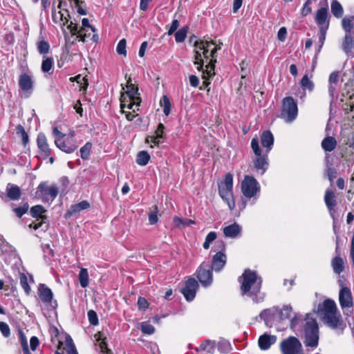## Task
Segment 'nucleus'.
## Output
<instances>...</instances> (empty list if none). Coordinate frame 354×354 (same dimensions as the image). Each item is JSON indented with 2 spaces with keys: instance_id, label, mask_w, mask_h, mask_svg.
<instances>
[{
  "instance_id": "f257e3e1",
  "label": "nucleus",
  "mask_w": 354,
  "mask_h": 354,
  "mask_svg": "<svg viewBox=\"0 0 354 354\" xmlns=\"http://www.w3.org/2000/svg\"><path fill=\"white\" fill-rule=\"evenodd\" d=\"M238 281L241 283L240 290L242 296L249 297L255 304L264 301L266 295L261 291L262 278L256 271L245 269Z\"/></svg>"
},
{
  "instance_id": "f03ea898",
  "label": "nucleus",
  "mask_w": 354,
  "mask_h": 354,
  "mask_svg": "<svg viewBox=\"0 0 354 354\" xmlns=\"http://www.w3.org/2000/svg\"><path fill=\"white\" fill-rule=\"evenodd\" d=\"M306 347L315 348L319 344V331L316 318L313 313H307L304 319L302 327Z\"/></svg>"
},
{
  "instance_id": "7ed1b4c3",
  "label": "nucleus",
  "mask_w": 354,
  "mask_h": 354,
  "mask_svg": "<svg viewBox=\"0 0 354 354\" xmlns=\"http://www.w3.org/2000/svg\"><path fill=\"white\" fill-rule=\"evenodd\" d=\"M251 148L255 156L252 160L254 169L257 171H260L261 174H265L269 167V153H263L262 149L259 146V142L257 137H254L252 139Z\"/></svg>"
},
{
  "instance_id": "20e7f679",
  "label": "nucleus",
  "mask_w": 354,
  "mask_h": 354,
  "mask_svg": "<svg viewBox=\"0 0 354 354\" xmlns=\"http://www.w3.org/2000/svg\"><path fill=\"white\" fill-rule=\"evenodd\" d=\"M220 197L227 204L230 210L235 208V201L233 194V175L231 173L225 174L224 180L218 184Z\"/></svg>"
},
{
  "instance_id": "39448f33",
  "label": "nucleus",
  "mask_w": 354,
  "mask_h": 354,
  "mask_svg": "<svg viewBox=\"0 0 354 354\" xmlns=\"http://www.w3.org/2000/svg\"><path fill=\"white\" fill-rule=\"evenodd\" d=\"M225 250L226 245L223 240L216 241L214 248L211 250V252L216 251V254L212 257V263L210 264L211 268L216 272H221L226 264L227 256L225 254Z\"/></svg>"
},
{
  "instance_id": "423d86ee",
  "label": "nucleus",
  "mask_w": 354,
  "mask_h": 354,
  "mask_svg": "<svg viewBox=\"0 0 354 354\" xmlns=\"http://www.w3.org/2000/svg\"><path fill=\"white\" fill-rule=\"evenodd\" d=\"M241 189L243 196L247 199H252L254 203L260 193L261 186L254 176L245 175L241 182Z\"/></svg>"
},
{
  "instance_id": "0eeeda50",
  "label": "nucleus",
  "mask_w": 354,
  "mask_h": 354,
  "mask_svg": "<svg viewBox=\"0 0 354 354\" xmlns=\"http://www.w3.org/2000/svg\"><path fill=\"white\" fill-rule=\"evenodd\" d=\"M298 114L297 104L292 97H286L282 101L280 118L286 122L294 121Z\"/></svg>"
},
{
  "instance_id": "6e6552de",
  "label": "nucleus",
  "mask_w": 354,
  "mask_h": 354,
  "mask_svg": "<svg viewBox=\"0 0 354 354\" xmlns=\"http://www.w3.org/2000/svg\"><path fill=\"white\" fill-rule=\"evenodd\" d=\"M340 290L339 292V302L344 314L346 316H351L353 314V299L351 289L348 287L344 286L343 283H340Z\"/></svg>"
},
{
  "instance_id": "1a4fd4ad",
  "label": "nucleus",
  "mask_w": 354,
  "mask_h": 354,
  "mask_svg": "<svg viewBox=\"0 0 354 354\" xmlns=\"http://www.w3.org/2000/svg\"><path fill=\"white\" fill-rule=\"evenodd\" d=\"M59 193L57 185H53L48 186L46 183H41L36 192L37 197L41 199L44 203H51Z\"/></svg>"
},
{
  "instance_id": "9d476101",
  "label": "nucleus",
  "mask_w": 354,
  "mask_h": 354,
  "mask_svg": "<svg viewBox=\"0 0 354 354\" xmlns=\"http://www.w3.org/2000/svg\"><path fill=\"white\" fill-rule=\"evenodd\" d=\"M282 354H301L302 345L298 338L290 336L280 343Z\"/></svg>"
},
{
  "instance_id": "9b49d317",
  "label": "nucleus",
  "mask_w": 354,
  "mask_h": 354,
  "mask_svg": "<svg viewBox=\"0 0 354 354\" xmlns=\"http://www.w3.org/2000/svg\"><path fill=\"white\" fill-rule=\"evenodd\" d=\"M18 84L25 97H28L34 90L35 80L32 73L29 71L21 73L19 77Z\"/></svg>"
},
{
  "instance_id": "f8f14e48",
  "label": "nucleus",
  "mask_w": 354,
  "mask_h": 354,
  "mask_svg": "<svg viewBox=\"0 0 354 354\" xmlns=\"http://www.w3.org/2000/svg\"><path fill=\"white\" fill-rule=\"evenodd\" d=\"M212 269L209 262L203 261L196 270V277L203 286L207 287L212 283Z\"/></svg>"
},
{
  "instance_id": "ddd939ff",
  "label": "nucleus",
  "mask_w": 354,
  "mask_h": 354,
  "mask_svg": "<svg viewBox=\"0 0 354 354\" xmlns=\"http://www.w3.org/2000/svg\"><path fill=\"white\" fill-rule=\"evenodd\" d=\"M82 27L79 29L77 24H73L71 21L70 24L67 26L72 35H77L79 38V41L84 42L86 41V34L84 32L86 28H90L93 32H96V28L92 26L87 18L82 19Z\"/></svg>"
},
{
  "instance_id": "4468645a",
  "label": "nucleus",
  "mask_w": 354,
  "mask_h": 354,
  "mask_svg": "<svg viewBox=\"0 0 354 354\" xmlns=\"http://www.w3.org/2000/svg\"><path fill=\"white\" fill-rule=\"evenodd\" d=\"M37 294L39 299L43 303L49 306L52 309H55L57 308V301L53 299V292L45 284H39L38 287Z\"/></svg>"
},
{
  "instance_id": "2eb2a0df",
  "label": "nucleus",
  "mask_w": 354,
  "mask_h": 354,
  "mask_svg": "<svg viewBox=\"0 0 354 354\" xmlns=\"http://www.w3.org/2000/svg\"><path fill=\"white\" fill-rule=\"evenodd\" d=\"M198 287V281L194 278L189 277L180 292L187 301H192L196 297Z\"/></svg>"
},
{
  "instance_id": "dca6fc26",
  "label": "nucleus",
  "mask_w": 354,
  "mask_h": 354,
  "mask_svg": "<svg viewBox=\"0 0 354 354\" xmlns=\"http://www.w3.org/2000/svg\"><path fill=\"white\" fill-rule=\"evenodd\" d=\"M335 313H337V308L335 302L333 299H326L322 304H319L317 309H314L312 313L314 315L317 313L322 315L323 316H326Z\"/></svg>"
},
{
  "instance_id": "f3484780",
  "label": "nucleus",
  "mask_w": 354,
  "mask_h": 354,
  "mask_svg": "<svg viewBox=\"0 0 354 354\" xmlns=\"http://www.w3.org/2000/svg\"><path fill=\"white\" fill-rule=\"evenodd\" d=\"M324 201H325L326 205L328 209L329 214L333 220V230H334L335 233H336L335 225V219H336L335 216V207L337 205V201H336L335 193L331 190H326V193H325V196H324Z\"/></svg>"
},
{
  "instance_id": "a211bd4d",
  "label": "nucleus",
  "mask_w": 354,
  "mask_h": 354,
  "mask_svg": "<svg viewBox=\"0 0 354 354\" xmlns=\"http://www.w3.org/2000/svg\"><path fill=\"white\" fill-rule=\"evenodd\" d=\"M55 144L58 149L66 153H73L78 147L77 142L75 140H70L69 138L64 140L55 139Z\"/></svg>"
},
{
  "instance_id": "6ab92c4d",
  "label": "nucleus",
  "mask_w": 354,
  "mask_h": 354,
  "mask_svg": "<svg viewBox=\"0 0 354 354\" xmlns=\"http://www.w3.org/2000/svg\"><path fill=\"white\" fill-rule=\"evenodd\" d=\"M315 20L319 28H329L330 19L327 6L319 8L315 14Z\"/></svg>"
},
{
  "instance_id": "aec40b11",
  "label": "nucleus",
  "mask_w": 354,
  "mask_h": 354,
  "mask_svg": "<svg viewBox=\"0 0 354 354\" xmlns=\"http://www.w3.org/2000/svg\"><path fill=\"white\" fill-rule=\"evenodd\" d=\"M322 319L325 324L333 329H343L344 327V324L341 319V315L338 312L326 316H323Z\"/></svg>"
},
{
  "instance_id": "412c9836",
  "label": "nucleus",
  "mask_w": 354,
  "mask_h": 354,
  "mask_svg": "<svg viewBox=\"0 0 354 354\" xmlns=\"http://www.w3.org/2000/svg\"><path fill=\"white\" fill-rule=\"evenodd\" d=\"M261 142L265 148V152L270 153L274 145V136L270 131H263L261 136Z\"/></svg>"
},
{
  "instance_id": "4be33fe9",
  "label": "nucleus",
  "mask_w": 354,
  "mask_h": 354,
  "mask_svg": "<svg viewBox=\"0 0 354 354\" xmlns=\"http://www.w3.org/2000/svg\"><path fill=\"white\" fill-rule=\"evenodd\" d=\"M37 144L43 156L48 157L51 155V150L48 144L46 137L43 133H39L38 134Z\"/></svg>"
},
{
  "instance_id": "5701e85b",
  "label": "nucleus",
  "mask_w": 354,
  "mask_h": 354,
  "mask_svg": "<svg viewBox=\"0 0 354 354\" xmlns=\"http://www.w3.org/2000/svg\"><path fill=\"white\" fill-rule=\"evenodd\" d=\"M216 62V59H211L209 62L205 65V70L203 68L201 70L203 71V79H204L203 84L205 86H207L210 83L208 81L209 79L212 77H213L215 75L214 68L215 66L214 64Z\"/></svg>"
},
{
  "instance_id": "b1692460",
  "label": "nucleus",
  "mask_w": 354,
  "mask_h": 354,
  "mask_svg": "<svg viewBox=\"0 0 354 354\" xmlns=\"http://www.w3.org/2000/svg\"><path fill=\"white\" fill-rule=\"evenodd\" d=\"M223 234L227 238H236L241 232V227L236 223L227 225L223 229Z\"/></svg>"
},
{
  "instance_id": "393cba45",
  "label": "nucleus",
  "mask_w": 354,
  "mask_h": 354,
  "mask_svg": "<svg viewBox=\"0 0 354 354\" xmlns=\"http://www.w3.org/2000/svg\"><path fill=\"white\" fill-rule=\"evenodd\" d=\"M276 341V337L274 335H262L259 337L258 344L261 350H268L272 344Z\"/></svg>"
},
{
  "instance_id": "a878e982",
  "label": "nucleus",
  "mask_w": 354,
  "mask_h": 354,
  "mask_svg": "<svg viewBox=\"0 0 354 354\" xmlns=\"http://www.w3.org/2000/svg\"><path fill=\"white\" fill-rule=\"evenodd\" d=\"M337 144V141L334 137L326 136L322 141L321 145L325 152H331L336 148Z\"/></svg>"
},
{
  "instance_id": "bb28decb",
  "label": "nucleus",
  "mask_w": 354,
  "mask_h": 354,
  "mask_svg": "<svg viewBox=\"0 0 354 354\" xmlns=\"http://www.w3.org/2000/svg\"><path fill=\"white\" fill-rule=\"evenodd\" d=\"M354 47V39L351 34H345L342 48L346 55H349Z\"/></svg>"
},
{
  "instance_id": "cd10ccee",
  "label": "nucleus",
  "mask_w": 354,
  "mask_h": 354,
  "mask_svg": "<svg viewBox=\"0 0 354 354\" xmlns=\"http://www.w3.org/2000/svg\"><path fill=\"white\" fill-rule=\"evenodd\" d=\"M214 45V41H195L194 46L196 48H198L199 50H203V55L205 59H208L209 58V55L208 54L209 50L208 48L210 45Z\"/></svg>"
},
{
  "instance_id": "c85d7f7f",
  "label": "nucleus",
  "mask_w": 354,
  "mask_h": 354,
  "mask_svg": "<svg viewBox=\"0 0 354 354\" xmlns=\"http://www.w3.org/2000/svg\"><path fill=\"white\" fill-rule=\"evenodd\" d=\"M6 191L8 197L12 201L18 200L21 194V189L17 185L10 183L7 186Z\"/></svg>"
},
{
  "instance_id": "c756f323",
  "label": "nucleus",
  "mask_w": 354,
  "mask_h": 354,
  "mask_svg": "<svg viewBox=\"0 0 354 354\" xmlns=\"http://www.w3.org/2000/svg\"><path fill=\"white\" fill-rule=\"evenodd\" d=\"M127 93L130 97L131 100H140V97H137L136 95H138V88L137 86L134 85L131 83V78L129 77L127 79Z\"/></svg>"
},
{
  "instance_id": "7c9ffc66",
  "label": "nucleus",
  "mask_w": 354,
  "mask_h": 354,
  "mask_svg": "<svg viewBox=\"0 0 354 354\" xmlns=\"http://www.w3.org/2000/svg\"><path fill=\"white\" fill-rule=\"evenodd\" d=\"M95 337H97L96 341L99 343V347L102 354H112L111 351L107 347L106 337H103V334L98 333L95 335Z\"/></svg>"
},
{
  "instance_id": "2f4dec72",
  "label": "nucleus",
  "mask_w": 354,
  "mask_h": 354,
  "mask_svg": "<svg viewBox=\"0 0 354 354\" xmlns=\"http://www.w3.org/2000/svg\"><path fill=\"white\" fill-rule=\"evenodd\" d=\"M342 26L345 34H351L354 27V16L344 17L342 19Z\"/></svg>"
},
{
  "instance_id": "473e14b6",
  "label": "nucleus",
  "mask_w": 354,
  "mask_h": 354,
  "mask_svg": "<svg viewBox=\"0 0 354 354\" xmlns=\"http://www.w3.org/2000/svg\"><path fill=\"white\" fill-rule=\"evenodd\" d=\"M277 310V308L264 309L260 313L259 317L268 324L272 319Z\"/></svg>"
},
{
  "instance_id": "72a5a7b5",
  "label": "nucleus",
  "mask_w": 354,
  "mask_h": 354,
  "mask_svg": "<svg viewBox=\"0 0 354 354\" xmlns=\"http://www.w3.org/2000/svg\"><path fill=\"white\" fill-rule=\"evenodd\" d=\"M330 156L326 154L325 157L326 173L330 181H333V179L336 177L337 171L334 167H332V164L330 162Z\"/></svg>"
},
{
  "instance_id": "f704fd0d",
  "label": "nucleus",
  "mask_w": 354,
  "mask_h": 354,
  "mask_svg": "<svg viewBox=\"0 0 354 354\" xmlns=\"http://www.w3.org/2000/svg\"><path fill=\"white\" fill-rule=\"evenodd\" d=\"M277 312L281 321L289 319L292 313V308L290 305H286L281 309H278Z\"/></svg>"
},
{
  "instance_id": "c9c22d12",
  "label": "nucleus",
  "mask_w": 354,
  "mask_h": 354,
  "mask_svg": "<svg viewBox=\"0 0 354 354\" xmlns=\"http://www.w3.org/2000/svg\"><path fill=\"white\" fill-rule=\"evenodd\" d=\"M331 12L336 18H340L344 14V9L337 0L331 2Z\"/></svg>"
},
{
  "instance_id": "e433bc0d",
  "label": "nucleus",
  "mask_w": 354,
  "mask_h": 354,
  "mask_svg": "<svg viewBox=\"0 0 354 354\" xmlns=\"http://www.w3.org/2000/svg\"><path fill=\"white\" fill-rule=\"evenodd\" d=\"M37 49L38 53L45 57L46 55L49 53L50 44L48 41L40 39L37 42Z\"/></svg>"
},
{
  "instance_id": "4c0bfd02",
  "label": "nucleus",
  "mask_w": 354,
  "mask_h": 354,
  "mask_svg": "<svg viewBox=\"0 0 354 354\" xmlns=\"http://www.w3.org/2000/svg\"><path fill=\"white\" fill-rule=\"evenodd\" d=\"M150 160V155L146 151H140L136 158V162L140 166H145L148 164Z\"/></svg>"
},
{
  "instance_id": "58836bf2",
  "label": "nucleus",
  "mask_w": 354,
  "mask_h": 354,
  "mask_svg": "<svg viewBox=\"0 0 354 354\" xmlns=\"http://www.w3.org/2000/svg\"><path fill=\"white\" fill-rule=\"evenodd\" d=\"M79 281L82 288H86L88 285V273L86 268H81L79 275Z\"/></svg>"
},
{
  "instance_id": "ea45409f",
  "label": "nucleus",
  "mask_w": 354,
  "mask_h": 354,
  "mask_svg": "<svg viewBox=\"0 0 354 354\" xmlns=\"http://www.w3.org/2000/svg\"><path fill=\"white\" fill-rule=\"evenodd\" d=\"M332 266L333 270L336 274H340L343 272L344 268V262L342 259L339 257H336L333 259L332 261Z\"/></svg>"
},
{
  "instance_id": "a19ab883",
  "label": "nucleus",
  "mask_w": 354,
  "mask_h": 354,
  "mask_svg": "<svg viewBox=\"0 0 354 354\" xmlns=\"http://www.w3.org/2000/svg\"><path fill=\"white\" fill-rule=\"evenodd\" d=\"M54 65V60L52 57H44L41 63V71L43 73H49Z\"/></svg>"
},
{
  "instance_id": "79ce46f5",
  "label": "nucleus",
  "mask_w": 354,
  "mask_h": 354,
  "mask_svg": "<svg viewBox=\"0 0 354 354\" xmlns=\"http://www.w3.org/2000/svg\"><path fill=\"white\" fill-rule=\"evenodd\" d=\"M70 81H75L78 84H80V90L86 91L88 86L87 79L85 77H82L81 75H76L74 77H71Z\"/></svg>"
},
{
  "instance_id": "37998d69",
  "label": "nucleus",
  "mask_w": 354,
  "mask_h": 354,
  "mask_svg": "<svg viewBox=\"0 0 354 354\" xmlns=\"http://www.w3.org/2000/svg\"><path fill=\"white\" fill-rule=\"evenodd\" d=\"M160 106L163 108V113L165 115H169L171 112V102L167 95H163L160 101Z\"/></svg>"
},
{
  "instance_id": "c03bdc74",
  "label": "nucleus",
  "mask_w": 354,
  "mask_h": 354,
  "mask_svg": "<svg viewBox=\"0 0 354 354\" xmlns=\"http://www.w3.org/2000/svg\"><path fill=\"white\" fill-rule=\"evenodd\" d=\"M16 133L21 138L23 145L25 146L28 143L29 138L28 133L26 132L24 127L19 124L16 127Z\"/></svg>"
},
{
  "instance_id": "a18cd8bd",
  "label": "nucleus",
  "mask_w": 354,
  "mask_h": 354,
  "mask_svg": "<svg viewBox=\"0 0 354 354\" xmlns=\"http://www.w3.org/2000/svg\"><path fill=\"white\" fill-rule=\"evenodd\" d=\"M140 329L143 334L148 335H152L155 332L154 326L148 322H141Z\"/></svg>"
},
{
  "instance_id": "49530a36",
  "label": "nucleus",
  "mask_w": 354,
  "mask_h": 354,
  "mask_svg": "<svg viewBox=\"0 0 354 354\" xmlns=\"http://www.w3.org/2000/svg\"><path fill=\"white\" fill-rule=\"evenodd\" d=\"M92 143L87 142L83 147L80 148V156L83 160H87L91 154Z\"/></svg>"
},
{
  "instance_id": "de8ad7c7",
  "label": "nucleus",
  "mask_w": 354,
  "mask_h": 354,
  "mask_svg": "<svg viewBox=\"0 0 354 354\" xmlns=\"http://www.w3.org/2000/svg\"><path fill=\"white\" fill-rule=\"evenodd\" d=\"M187 30L188 28L187 26H185L176 32L174 36L175 40L177 43H181L185 41L187 37Z\"/></svg>"
},
{
  "instance_id": "09e8293b",
  "label": "nucleus",
  "mask_w": 354,
  "mask_h": 354,
  "mask_svg": "<svg viewBox=\"0 0 354 354\" xmlns=\"http://www.w3.org/2000/svg\"><path fill=\"white\" fill-rule=\"evenodd\" d=\"M45 212L44 207L40 205L32 207L30 210V215L34 218H41V214Z\"/></svg>"
},
{
  "instance_id": "8fccbe9b",
  "label": "nucleus",
  "mask_w": 354,
  "mask_h": 354,
  "mask_svg": "<svg viewBox=\"0 0 354 354\" xmlns=\"http://www.w3.org/2000/svg\"><path fill=\"white\" fill-rule=\"evenodd\" d=\"M301 86L304 90L308 89L310 91H312L314 88L313 82L309 80L307 75H305L301 80Z\"/></svg>"
},
{
  "instance_id": "3c124183",
  "label": "nucleus",
  "mask_w": 354,
  "mask_h": 354,
  "mask_svg": "<svg viewBox=\"0 0 354 354\" xmlns=\"http://www.w3.org/2000/svg\"><path fill=\"white\" fill-rule=\"evenodd\" d=\"M52 17L53 21L56 23L58 21V20L63 21V25H65L66 23L68 22L67 17L64 16V14L61 10L58 11L57 13L55 10H53Z\"/></svg>"
},
{
  "instance_id": "603ef678",
  "label": "nucleus",
  "mask_w": 354,
  "mask_h": 354,
  "mask_svg": "<svg viewBox=\"0 0 354 354\" xmlns=\"http://www.w3.org/2000/svg\"><path fill=\"white\" fill-rule=\"evenodd\" d=\"M28 208L29 205L28 203H25L21 206L14 208L13 211L17 217L21 218L24 214L27 212Z\"/></svg>"
},
{
  "instance_id": "864d4df0",
  "label": "nucleus",
  "mask_w": 354,
  "mask_h": 354,
  "mask_svg": "<svg viewBox=\"0 0 354 354\" xmlns=\"http://www.w3.org/2000/svg\"><path fill=\"white\" fill-rule=\"evenodd\" d=\"M201 50H195V55H194V64L195 65H197L198 70H203L204 67V62L203 60L201 58V53H200Z\"/></svg>"
},
{
  "instance_id": "5fc2aeb1",
  "label": "nucleus",
  "mask_w": 354,
  "mask_h": 354,
  "mask_svg": "<svg viewBox=\"0 0 354 354\" xmlns=\"http://www.w3.org/2000/svg\"><path fill=\"white\" fill-rule=\"evenodd\" d=\"M87 315L91 325L97 326L99 324L98 317L95 311L90 310L88 311Z\"/></svg>"
},
{
  "instance_id": "6e6d98bb",
  "label": "nucleus",
  "mask_w": 354,
  "mask_h": 354,
  "mask_svg": "<svg viewBox=\"0 0 354 354\" xmlns=\"http://www.w3.org/2000/svg\"><path fill=\"white\" fill-rule=\"evenodd\" d=\"M127 41L125 39L120 40L117 45L116 51L119 55H127L126 50Z\"/></svg>"
},
{
  "instance_id": "4d7b16f0",
  "label": "nucleus",
  "mask_w": 354,
  "mask_h": 354,
  "mask_svg": "<svg viewBox=\"0 0 354 354\" xmlns=\"http://www.w3.org/2000/svg\"><path fill=\"white\" fill-rule=\"evenodd\" d=\"M20 285L24 290L26 294H29L30 292V287L28 283V278L24 274L20 275Z\"/></svg>"
},
{
  "instance_id": "13d9d810",
  "label": "nucleus",
  "mask_w": 354,
  "mask_h": 354,
  "mask_svg": "<svg viewBox=\"0 0 354 354\" xmlns=\"http://www.w3.org/2000/svg\"><path fill=\"white\" fill-rule=\"evenodd\" d=\"M301 321V315L299 313H295L294 317L290 319V328L295 330Z\"/></svg>"
},
{
  "instance_id": "bf43d9fd",
  "label": "nucleus",
  "mask_w": 354,
  "mask_h": 354,
  "mask_svg": "<svg viewBox=\"0 0 354 354\" xmlns=\"http://www.w3.org/2000/svg\"><path fill=\"white\" fill-rule=\"evenodd\" d=\"M328 29V28H319V41L320 42V45L319 46L318 51H319L320 49L322 48V46L326 39V32H327Z\"/></svg>"
},
{
  "instance_id": "052dcab7",
  "label": "nucleus",
  "mask_w": 354,
  "mask_h": 354,
  "mask_svg": "<svg viewBox=\"0 0 354 354\" xmlns=\"http://www.w3.org/2000/svg\"><path fill=\"white\" fill-rule=\"evenodd\" d=\"M0 331L5 337H8L10 335V327L6 322H0Z\"/></svg>"
},
{
  "instance_id": "680f3d73",
  "label": "nucleus",
  "mask_w": 354,
  "mask_h": 354,
  "mask_svg": "<svg viewBox=\"0 0 354 354\" xmlns=\"http://www.w3.org/2000/svg\"><path fill=\"white\" fill-rule=\"evenodd\" d=\"M19 334L20 343H21L23 351L29 350L27 339H26L24 333H23L22 330H19Z\"/></svg>"
},
{
  "instance_id": "e2e57ef3",
  "label": "nucleus",
  "mask_w": 354,
  "mask_h": 354,
  "mask_svg": "<svg viewBox=\"0 0 354 354\" xmlns=\"http://www.w3.org/2000/svg\"><path fill=\"white\" fill-rule=\"evenodd\" d=\"M43 252H44V257L45 259H50L51 257L54 256L53 250L50 248L48 244L44 245L42 246Z\"/></svg>"
},
{
  "instance_id": "0e129e2a",
  "label": "nucleus",
  "mask_w": 354,
  "mask_h": 354,
  "mask_svg": "<svg viewBox=\"0 0 354 354\" xmlns=\"http://www.w3.org/2000/svg\"><path fill=\"white\" fill-rule=\"evenodd\" d=\"M80 209L78 208V206L77 204L73 205L70 207V208L68 209L67 212L66 213L65 217L69 218L72 216L73 215L80 212Z\"/></svg>"
},
{
  "instance_id": "69168bd1",
  "label": "nucleus",
  "mask_w": 354,
  "mask_h": 354,
  "mask_svg": "<svg viewBox=\"0 0 354 354\" xmlns=\"http://www.w3.org/2000/svg\"><path fill=\"white\" fill-rule=\"evenodd\" d=\"M157 209V207H156V211L149 214V222L151 225L156 224L158 221Z\"/></svg>"
},
{
  "instance_id": "338daca9",
  "label": "nucleus",
  "mask_w": 354,
  "mask_h": 354,
  "mask_svg": "<svg viewBox=\"0 0 354 354\" xmlns=\"http://www.w3.org/2000/svg\"><path fill=\"white\" fill-rule=\"evenodd\" d=\"M310 3L308 1H306L303 6V8L301 9V14L303 17H306L308 15L312 12V8L310 6Z\"/></svg>"
},
{
  "instance_id": "774afa93",
  "label": "nucleus",
  "mask_w": 354,
  "mask_h": 354,
  "mask_svg": "<svg viewBox=\"0 0 354 354\" xmlns=\"http://www.w3.org/2000/svg\"><path fill=\"white\" fill-rule=\"evenodd\" d=\"M139 309L145 310L149 307V303L145 297H140L138 299Z\"/></svg>"
}]
</instances>
